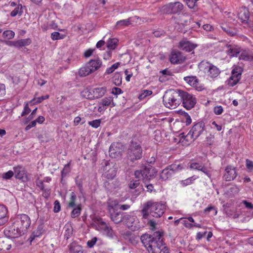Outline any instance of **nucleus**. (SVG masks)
<instances>
[{
    "mask_svg": "<svg viewBox=\"0 0 253 253\" xmlns=\"http://www.w3.org/2000/svg\"><path fill=\"white\" fill-rule=\"evenodd\" d=\"M163 235V232L157 231L153 235L143 234L141 236L140 240L149 253H161V248L164 245L162 239Z\"/></svg>",
    "mask_w": 253,
    "mask_h": 253,
    "instance_id": "obj_1",
    "label": "nucleus"
},
{
    "mask_svg": "<svg viewBox=\"0 0 253 253\" xmlns=\"http://www.w3.org/2000/svg\"><path fill=\"white\" fill-rule=\"evenodd\" d=\"M31 224V219L26 214L21 213L17 214L13 218L12 227L11 228L12 231V238H17L25 234Z\"/></svg>",
    "mask_w": 253,
    "mask_h": 253,
    "instance_id": "obj_2",
    "label": "nucleus"
},
{
    "mask_svg": "<svg viewBox=\"0 0 253 253\" xmlns=\"http://www.w3.org/2000/svg\"><path fill=\"white\" fill-rule=\"evenodd\" d=\"M166 209V205L161 202L148 201L143 206L141 212L145 219L148 218L150 214L154 217L159 218L163 215Z\"/></svg>",
    "mask_w": 253,
    "mask_h": 253,
    "instance_id": "obj_3",
    "label": "nucleus"
},
{
    "mask_svg": "<svg viewBox=\"0 0 253 253\" xmlns=\"http://www.w3.org/2000/svg\"><path fill=\"white\" fill-rule=\"evenodd\" d=\"M163 102L168 108H176L181 103L180 90L170 89L167 91L163 96Z\"/></svg>",
    "mask_w": 253,
    "mask_h": 253,
    "instance_id": "obj_4",
    "label": "nucleus"
},
{
    "mask_svg": "<svg viewBox=\"0 0 253 253\" xmlns=\"http://www.w3.org/2000/svg\"><path fill=\"white\" fill-rule=\"evenodd\" d=\"M198 67L206 76L212 79L217 77L220 73L217 67L206 60L202 61L199 64Z\"/></svg>",
    "mask_w": 253,
    "mask_h": 253,
    "instance_id": "obj_5",
    "label": "nucleus"
},
{
    "mask_svg": "<svg viewBox=\"0 0 253 253\" xmlns=\"http://www.w3.org/2000/svg\"><path fill=\"white\" fill-rule=\"evenodd\" d=\"M142 153L141 145L137 142H131L127 150L126 157L128 160L134 162L142 158Z\"/></svg>",
    "mask_w": 253,
    "mask_h": 253,
    "instance_id": "obj_6",
    "label": "nucleus"
},
{
    "mask_svg": "<svg viewBox=\"0 0 253 253\" xmlns=\"http://www.w3.org/2000/svg\"><path fill=\"white\" fill-rule=\"evenodd\" d=\"M181 102H182L183 107L187 110H190L195 105L197 100L192 95L180 90Z\"/></svg>",
    "mask_w": 253,
    "mask_h": 253,
    "instance_id": "obj_7",
    "label": "nucleus"
},
{
    "mask_svg": "<svg viewBox=\"0 0 253 253\" xmlns=\"http://www.w3.org/2000/svg\"><path fill=\"white\" fill-rule=\"evenodd\" d=\"M183 4L179 1L170 2L162 7V11L166 14H177L183 9Z\"/></svg>",
    "mask_w": 253,
    "mask_h": 253,
    "instance_id": "obj_8",
    "label": "nucleus"
},
{
    "mask_svg": "<svg viewBox=\"0 0 253 253\" xmlns=\"http://www.w3.org/2000/svg\"><path fill=\"white\" fill-rule=\"evenodd\" d=\"M242 70L241 68L238 66L233 67L231 72V76L226 81L227 84L229 86H234L240 81L241 77Z\"/></svg>",
    "mask_w": 253,
    "mask_h": 253,
    "instance_id": "obj_9",
    "label": "nucleus"
},
{
    "mask_svg": "<svg viewBox=\"0 0 253 253\" xmlns=\"http://www.w3.org/2000/svg\"><path fill=\"white\" fill-rule=\"evenodd\" d=\"M103 169L104 171L103 173L104 177L110 180L114 178L116 175L117 169L113 163L106 161Z\"/></svg>",
    "mask_w": 253,
    "mask_h": 253,
    "instance_id": "obj_10",
    "label": "nucleus"
},
{
    "mask_svg": "<svg viewBox=\"0 0 253 253\" xmlns=\"http://www.w3.org/2000/svg\"><path fill=\"white\" fill-rule=\"evenodd\" d=\"M169 59L172 64H179L182 63L186 60V57L182 52L172 49L169 55Z\"/></svg>",
    "mask_w": 253,
    "mask_h": 253,
    "instance_id": "obj_11",
    "label": "nucleus"
},
{
    "mask_svg": "<svg viewBox=\"0 0 253 253\" xmlns=\"http://www.w3.org/2000/svg\"><path fill=\"white\" fill-rule=\"evenodd\" d=\"M98 111L103 114L108 107H112L115 106L113 98L111 96L103 98L98 102Z\"/></svg>",
    "mask_w": 253,
    "mask_h": 253,
    "instance_id": "obj_12",
    "label": "nucleus"
},
{
    "mask_svg": "<svg viewBox=\"0 0 253 253\" xmlns=\"http://www.w3.org/2000/svg\"><path fill=\"white\" fill-rule=\"evenodd\" d=\"M108 209L110 214L111 218L115 223L118 224L121 221L123 222L124 215L125 213L117 211L114 207L109 204Z\"/></svg>",
    "mask_w": 253,
    "mask_h": 253,
    "instance_id": "obj_13",
    "label": "nucleus"
},
{
    "mask_svg": "<svg viewBox=\"0 0 253 253\" xmlns=\"http://www.w3.org/2000/svg\"><path fill=\"white\" fill-rule=\"evenodd\" d=\"M123 223L132 230H135L137 228V219L136 216L125 213L124 215Z\"/></svg>",
    "mask_w": 253,
    "mask_h": 253,
    "instance_id": "obj_14",
    "label": "nucleus"
},
{
    "mask_svg": "<svg viewBox=\"0 0 253 253\" xmlns=\"http://www.w3.org/2000/svg\"><path fill=\"white\" fill-rule=\"evenodd\" d=\"M184 81L196 90L201 91L204 89V85L199 82L196 76H187L184 78Z\"/></svg>",
    "mask_w": 253,
    "mask_h": 253,
    "instance_id": "obj_15",
    "label": "nucleus"
},
{
    "mask_svg": "<svg viewBox=\"0 0 253 253\" xmlns=\"http://www.w3.org/2000/svg\"><path fill=\"white\" fill-rule=\"evenodd\" d=\"M198 46V45L186 39H183L180 41L178 43V47L186 52H191Z\"/></svg>",
    "mask_w": 253,
    "mask_h": 253,
    "instance_id": "obj_16",
    "label": "nucleus"
},
{
    "mask_svg": "<svg viewBox=\"0 0 253 253\" xmlns=\"http://www.w3.org/2000/svg\"><path fill=\"white\" fill-rule=\"evenodd\" d=\"M222 50L230 57L237 56L241 51V48L235 44L226 43L222 46Z\"/></svg>",
    "mask_w": 253,
    "mask_h": 253,
    "instance_id": "obj_17",
    "label": "nucleus"
},
{
    "mask_svg": "<svg viewBox=\"0 0 253 253\" xmlns=\"http://www.w3.org/2000/svg\"><path fill=\"white\" fill-rule=\"evenodd\" d=\"M205 124L203 122H200L195 124L190 129V133H192L194 137L196 139L201 135L204 133Z\"/></svg>",
    "mask_w": 253,
    "mask_h": 253,
    "instance_id": "obj_18",
    "label": "nucleus"
},
{
    "mask_svg": "<svg viewBox=\"0 0 253 253\" xmlns=\"http://www.w3.org/2000/svg\"><path fill=\"white\" fill-rule=\"evenodd\" d=\"M250 16V12L246 7H242L239 9L238 17L243 24L249 23Z\"/></svg>",
    "mask_w": 253,
    "mask_h": 253,
    "instance_id": "obj_19",
    "label": "nucleus"
},
{
    "mask_svg": "<svg viewBox=\"0 0 253 253\" xmlns=\"http://www.w3.org/2000/svg\"><path fill=\"white\" fill-rule=\"evenodd\" d=\"M8 218L7 207L4 205L0 204V226L6 223Z\"/></svg>",
    "mask_w": 253,
    "mask_h": 253,
    "instance_id": "obj_20",
    "label": "nucleus"
},
{
    "mask_svg": "<svg viewBox=\"0 0 253 253\" xmlns=\"http://www.w3.org/2000/svg\"><path fill=\"white\" fill-rule=\"evenodd\" d=\"M13 170L16 178L22 180L27 178V172L24 167L20 166L14 167Z\"/></svg>",
    "mask_w": 253,
    "mask_h": 253,
    "instance_id": "obj_21",
    "label": "nucleus"
},
{
    "mask_svg": "<svg viewBox=\"0 0 253 253\" xmlns=\"http://www.w3.org/2000/svg\"><path fill=\"white\" fill-rule=\"evenodd\" d=\"M87 63L90 69H91L92 73L99 70L102 65L101 60L98 58L95 59H91Z\"/></svg>",
    "mask_w": 253,
    "mask_h": 253,
    "instance_id": "obj_22",
    "label": "nucleus"
},
{
    "mask_svg": "<svg viewBox=\"0 0 253 253\" xmlns=\"http://www.w3.org/2000/svg\"><path fill=\"white\" fill-rule=\"evenodd\" d=\"M224 177L226 181L233 180L236 177V172L235 168L231 166L227 167L225 169Z\"/></svg>",
    "mask_w": 253,
    "mask_h": 253,
    "instance_id": "obj_23",
    "label": "nucleus"
},
{
    "mask_svg": "<svg viewBox=\"0 0 253 253\" xmlns=\"http://www.w3.org/2000/svg\"><path fill=\"white\" fill-rule=\"evenodd\" d=\"M107 89L105 87L95 88L92 90V95L91 96H88V98L89 99L99 98L104 95Z\"/></svg>",
    "mask_w": 253,
    "mask_h": 253,
    "instance_id": "obj_24",
    "label": "nucleus"
},
{
    "mask_svg": "<svg viewBox=\"0 0 253 253\" xmlns=\"http://www.w3.org/2000/svg\"><path fill=\"white\" fill-rule=\"evenodd\" d=\"M182 136H181V143L184 145L188 146L190 145L191 143L194 141L196 138L194 137V135L190 133V131L186 135H184V133L181 134Z\"/></svg>",
    "mask_w": 253,
    "mask_h": 253,
    "instance_id": "obj_25",
    "label": "nucleus"
},
{
    "mask_svg": "<svg viewBox=\"0 0 253 253\" xmlns=\"http://www.w3.org/2000/svg\"><path fill=\"white\" fill-rule=\"evenodd\" d=\"M174 174V172L170 168L169 166L163 170L160 177L162 179L166 180L171 178Z\"/></svg>",
    "mask_w": 253,
    "mask_h": 253,
    "instance_id": "obj_26",
    "label": "nucleus"
},
{
    "mask_svg": "<svg viewBox=\"0 0 253 253\" xmlns=\"http://www.w3.org/2000/svg\"><path fill=\"white\" fill-rule=\"evenodd\" d=\"M154 170V169H150L145 167L142 169V180L143 182L148 181L150 180L153 175V171Z\"/></svg>",
    "mask_w": 253,
    "mask_h": 253,
    "instance_id": "obj_27",
    "label": "nucleus"
},
{
    "mask_svg": "<svg viewBox=\"0 0 253 253\" xmlns=\"http://www.w3.org/2000/svg\"><path fill=\"white\" fill-rule=\"evenodd\" d=\"M64 229V239L67 240L72 237L73 235V228L71 224L67 223L65 224Z\"/></svg>",
    "mask_w": 253,
    "mask_h": 253,
    "instance_id": "obj_28",
    "label": "nucleus"
},
{
    "mask_svg": "<svg viewBox=\"0 0 253 253\" xmlns=\"http://www.w3.org/2000/svg\"><path fill=\"white\" fill-rule=\"evenodd\" d=\"M91 73H92L91 69H90L87 63L85 66L82 67L78 71V74L81 77H86Z\"/></svg>",
    "mask_w": 253,
    "mask_h": 253,
    "instance_id": "obj_29",
    "label": "nucleus"
},
{
    "mask_svg": "<svg viewBox=\"0 0 253 253\" xmlns=\"http://www.w3.org/2000/svg\"><path fill=\"white\" fill-rule=\"evenodd\" d=\"M198 178V176L196 175H193L186 179L180 181V184L182 187L187 186L188 185H190L193 184L194 181Z\"/></svg>",
    "mask_w": 253,
    "mask_h": 253,
    "instance_id": "obj_30",
    "label": "nucleus"
},
{
    "mask_svg": "<svg viewBox=\"0 0 253 253\" xmlns=\"http://www.w3.org/2000/svg\"><path fill=\"white\" fill-rule=\"evenodd\" d=\"M131 24V21L129 18L123 19L117 22L116 27L117 29H123L125 27L128 26Z\"/></svg>",
    "mask_w": 253,
    "mask_h": 253,
    "instance_id": "obj_31",
    "label": "nucleus"
},
{
    "mask_svg": "<svg viewBox=\"0 0 253 253\" xmlns=\"http://www.w3.org/2000/svg\"><path fill=\"white\" fill-rule=\"evenodd\" d=\"M209 126L213 131L221 130V124L219 121H211L209 123Z\"/></svg>",
    "mask_w": 253,
    "mask_h": 253,
    "instance_id": "obj_32",
    "label": "nucleus"
},
{
    "mask_svg": "<svg viewBox=\"0 0 253 253\" xmlns=\"http://www.w3.org/2000/svg\"><path fill=\"white\" fill-rule=\"evenodd\" d=\"M73 210L71 212V216L72 218H76L80 216L82 211V205L81 204H78L74 208H73Z\"/></svg>",
    "mask_w": 253,
    "mask_h": 253,
    "instance_id": "obj_33",
    "label": "nucleus"
},
{
    "mask_svg": "<svg viewBox=\"0 0 253 253\" xmlns=\"http://www.w3.org/2000/svg\"><path fill=\"white\" fill-rule=\"evenodd\" d=\"M239 59L245 61H252L253 60V56L249 51L244 50L240 55Z\"/></svg>",
    "mask_w": 253,
    "mask_h": 253,
    "instance_id": "obj_34",
    "label": "nucleus"
},
{
    "mask_svg": "<svg viewBox=\"0 0 253 253\" xmlns=\"http://www.w3.org/2000/svg\"><path fill=\"white\" fill-rule=\"evenodd\" d=\"M32 41L30 38L21 39L17 41V48H20L23 46L30 45Z\"/></svg>",
    "mask_w": 253,
    "mask_h": 253,
    "instance_id": "obj_35",
    "label": "nucleus"
},
{
    "mask_svg": "<svg viewBox=\"0 0 253 253\" xmlns=\"http://www.w3.org/2000/svg\"><path fill=\"white\" fill-rule=\"evenodd\" d=\"M185 166L184 164L174 163L169 165L170 168L174 172V173L184 169Z\"/></svg>",
    "mask_w": 253,
    "mask_h": 253,
    "instance_id": "obj_36",
    "label": "nucleus"
},
{
    "mask_svg": "<svg viewBox=\"0 0 253 253\" xmlns=\"http://www.w3.org/2000/svg\"><path fill=\"white\" fill-rule=\"evenodd\" d=\"M77 200V196L74 192H72L70 194V197L68 203V208H73L76 205V201Z\"/></svg>",
    "mask_w": 253,
    "mask_h": 253,
    "instance_id": "obj_37",
    "label": "nucleus"
},
{
    "mask_svg": "<svg viewBox=\"0 0 253 253\" xmlns=\"http://www.w3.org/2000/svg\"><path fill=\"white\" fill-rule=\"evenodd\" d=\"M118 40L115 38L110 39L107 42V47L111 50L115 49L118 45Z\"/></svg>",
    "mask_w": 253,
    "mask_h": 253,
    "instance_id": "obj_38",
    "label": "nucleus"
},
{
    "mask_svg": "<svg viewBox=\"0 0 253 253\" xmlns=\"http://www.w3.org/2000/svg\"><path fill=\"white\" fill-rule=\"evenodd\" d=\"M122 76L119 73H116L113 77V83L116 86H120L122 83Z\"/></svg>",
    "mask_w": 253,
    "mask_h": 253,
    "instance_id": "obj_39",
    "label": "nucleus"
},
{
    "mask_svg": "<svg viewBox=\"0 0 253 253\" xmlns=\"http://www.w3.org/2000/svg\"><path fill=\"white\" fill-rule=\"evenodd\" d=\"M66 37V35L61 34L58 32H54L51 34V38L53 41L63 39Z\"/></svg>",
    "mask_w": 253,
    "mask_h": 253,
    "instance_id": "obj_40",
    "label": "nucleus"
},
{
    "mask_svg": "<svg viewBox=\"0 0 253 253\" xmlns=\"http://www.w3.org/2000/svg\"><path fill=\"white\" fill-rule=\"evenodd\" d=\"M103 234L109 238H113L115 236V232L112 227L108 226L107 228L103 232Z\"/></svg>",
    "mask_w": 253,
    "mask_h": 253,
    "instance_id": "obj_41",
    "label": "nucleus"
},
{
    "mask_svg": "<svg viewBox=\"0 0 253 253\" xmlns=\"http://www.w3.org/2000/svg\"><path fill=\"white\" fill-rule=\"evenodd\" d=\"M2 36L4 38L10 40L14 37L15 33L11 30H6L3 32Z\"/></svg>",
    "mask_w": 253,
    "mask_h": 253,
    "instance_id": "obj_42",
    "label": "nucleus"
},
{
    "mask_svg": "<svg viewBox=\"0 0 253 253\" xmlns=\"http://www.w3.org/2000/svg\"><path fill=\"white\" fill-rule=\"evenodd\" d=\"M120 65V62H116V63L112 65L111 67L107 68L105 74L109 75L112 73L116 69H117L119 67Z\"/></svg>",
    "mask_w": 253,
    "mask_h": 253,
    "instance_id": "obj_43",
    "label": "nucleus"
},
{
    "mask_svg": "<svg viewBox=\"0 0 253 253\" xmlns=\"http://www.w3.org/2000/svg\"><path fill=\"white\" fill-rule=\"evenodd\" d=\"M108 225L106 224V222L102 221V219L98 220L97 223V227L98 230H100L101 232H103L107 227H108Z\"/></svg>",
    "mask_w": 253,
    "mask_h": 253,
    "instance_id": "obj_44",
    "label": "nucleus"
},
{
    "mask_svg": "<svg viewBox=\"0 0 253 253\" xmlns=\"http://www.w3.org/2000/svg\"><path fill=\"white\" fill-rule=\"evenodd\" d=\"M70 252L71 253H83V250L82 246L75 245L71 247Z\"/></svg>",
    "mask_w": 253,
    "mask_h": 253,
    "instance_id": "obj_45",
    "label": "nucleus"
},
{
    "mask_svg": "<svg viewBox=\"0 0 253 253\" xmlns=\"http://www.w3.org/2000/svg\"><path fill=\"white\" fill-rule=\"evenodd\" d=\"M222 30L230 36H233L236 34V30L232 27H228L227 28L222 27Z\"/></svg>",
    "mask_w": 253,
    "mask_h": 253,
    "instance_id": "obj_46",
    "label": "nucleus"
},
{
    "mask_svg": "<svg viewBox=\"0 0 253 253\" xmlns=\"http://www.w3.org/2000/svg\"><path fill=\"white\" fill-rule=\"evenodd\" d=\"M100 124L101 120L100 119H96L88 122L89 125L95 128H98L100 126Z\"/></svg>",
    "mask_w": 253,
    "mask_h": 253,
    "instance_id": "obj_47",
    "label": "nucleus"
},
{
    "mask_svg": "<svg viewBox=\"0 0 253 253\" xmlns=\"http://www.w3.org/2000/svg\"><path fill=\"white\" fill-rule=\"evenodd\" d=\"M202 165V163L193 162L190 164L189 167L191 169L200 170L202 169L201 167Z\"/></svg>",
    "mask_w": 253,
    "mask_h": 253,
    "instance_id": "obj_48",
    "label": "nucleus"
},
{
    "mask_svg": "<svg viewBox=\"0 0 253 253\" xmlns=\"http://www.w3.org/2000/svg\"><path fill=\"white\" fill-rule=\"evenodd\" d=\"M152 94V91L150 90H144L143 92L140 94L138 98L140 100H143L146 97L148 96H150Z\"/></svg>",
    "mask_w": 253,
    "mask_h": 253,
    "instance_id": "obj_49",
    "label": "nucleus"
},
{
    "mask_svg": "<svg viewBox=\"0 0 253 253\" xmlns=\"http://www.w3.org/2000/svg\"><path fill=\"white\" fill-rule=\"evenodd\" d=\"M49 95H44V96H42L41 97H35L32 100H31V102L32 101H35V102L37 104L38 103H41L42 101H43L44 100H45L46 99H48L49 98Z\"/></svg>",
    "mask_w": 253,
    "mask_h": 253,
    "instance_id": "obj_50",
    "label": "nucleus"
},
{
    "mask_svg": "<svg viewBox=\"0 0 253 253\" xmlns=\"http://www.w3.org/2000/svg\"><path fill=\"white\" fill-rule=\"evenodd\" d=\"M144 183L145 186L147 188V191L150 193H152V192H155V190L154 188V186L152 184H149L148 181L143 182Z\"/></svg>",
    "mask_w": 253,
    "mask_h": 253,
    "instance_id": "obj_51",
    "label": "nucleus"
},
{
    "mask_svg": "<svg viewBox=\"0 0 253 253\" xmlns=\"http://www.w3.org/2000/svg\"><path fill=\"white\" fill-rule=\"evenodd\" d=\"M246 166L248 170L252 172L253 171V162L249 159L246 160Z\"/></svg>",
    "mask_w": 253,
    "mask_h": 253,
    "instance_id": "obj_52",
    "label": "nucleus"
},
{
    "mask_svg": "<svg viewBox=\"0 0 253 253\" xmlns=\"http://www.w3.org/2000/svg\"><path fill=\"white\" fill-rule=\"evenodd\" d=\"M139 179L137 180H133L130 181L129 184V187L130 189H135L136 188L139 184Z\"/></svg>",
    "mask_w": 253,
    "mask_h": 253,
    "instance_id": "obj_53",
    "label": "nucleus"
},
{
    "mask_svg": "<svg viewBox=\"0 0 253 253\" xmlns=\"http://www.w3.org/2000/svg\"><path fill=\"white\" fill-rule=\"evenodd\" d=\"M97 240V237H95L91 239L90 240H88L87 242V246L89 248H92L94 247Z\"/></svg>",
    "mask_w": 253,
    "mask_h": 253,
    "instance_id": "obj_54",
    "label": "nucleus"
},
{
    "mask_svg": "<svg viewBox=\"0 0 253 253\" xmlns=\"http://www.w3.org/2000/svg\"><path fill=\"white\" fill-rule=\"evenodd\" d=\"M31 112V109L29 107L28 103H26L24 107V109L21 113V116H26L30 113Z\"/></svg>",
    "mask_w": 253,
    "mask_h": 253,
    "instance_id": "obj_55",
    "label": "nucleus"
},
{
    "mask_svg": "<svg viewBox=\"0 0 253 253\" xmlns=\"http://www.w3.org/2000/svg\"><path fill=\"white\" fill-rule=\"evenodd\" d=\"M14 173V171H12V170H9L6 172L3 173L2 175V178L5 179H9L13 176Z\"/></svg>",
    "mask_w": 253,
    "mask_h": 253,
    "instance_id": "obj_56",
    "label": "nucleus"
},
{
    "mask_svg": "<svg viewBox=\"0 0 253 253\" xmlns=\"http://www.w3.org/2000/svg\"><path fill=\"white\" fill-rule=\"evenodd\" d=\"M61 210V206L59 202L56 200L54 202L53 211L54 212H58Z\"/></svg>",
    "mask_w": 253,
    "mask_h": 253,
    "instance_id": "obj_57",
    "label": "nucleus"
},
{
    "mask_svg": "<svg viewBox=\"0 0 253 253\" xmlns=\"http://www.w3.org/2000/svg\"><path fill=\"white\" fill-rule=\"evenodd\" d=\"M21 9L19 8V5L17 7H15L13 10H12L10 13V16L12 17H14L16 16L18 14H21L22 11H20Z\"/></svg>",
    "mask_w": 253,
    "mask_h": 253,
    "instance_id": "obj_58",
    "label": "nucleus"
},
{
    "mask_svg": "<svg viewBox=\"0 0 253 253\" xmlns=\"http://www.w3.org/2000/svg\"><path fill=\"white\" fill-rule=\"evenodd\" d=\"M6 93L5 86L3 84H0V97L3 96Z\"/></svg>",
    "mask_w": 253,
    "mask_h": 253,
    "instance_id": "obj_59",
    "label": "nucleus"
},
{
    "mask_svg": "<svg viewBox=\"0 0 253 253\" xmlns=\"http://www.w3.org/2000/svg\"><path fill=\"white\" fill-rule=\"evenodd\" d=\"M123 93L122 89L119 87H114L112 88V93L115 95H119Z\"/></svg>",
    "mask_w": 253,
    "mask_h": 253,
    "instance_id": "obj_60",
    "label": "nucleus"
},
{
    "mask_svg": "<svg viewBox=\"0 0 253 253\" xmlns=\"http://www.w3.org/2000/svg\"><path fill=\"white\" fill-rule=\"evenodd\" d=\"M134 174L135 177L138 179H139V178L142 179V169L135 170Z\"/></svg>",
    "mask_w": 253,
    "mask_h": 253,
    "instance_id": "obj_61",
    "label": "nucleus"
},
{
    "mask_svg": "<svg viewBox=\"0 0 253 253\" xmlns=\"http://www.w3.org/2000/svg\"><path fill=\"white\" fill-rule=\"evenodd\" d=\"M153 34L155 37L159 38L162 36H164L165 32L163 31H155L153 32Z\"/></svg>",
    "mask_w": 253,
    "mask_h": 253,
    "instance_id": "obj_62",
    "label": "nucleus"
},
{
    "mask_svg": "<svg viewBox=\"0 0 253 253\" xmlns=\"http://www.w3.org/2000/svg\"><path fill=\"white\" fill-rule=\"evenodd\" d=\"M37 124L36 123V121H33L31 122L29 124H28L25 128V130L27 131L31 129V128L35 127L36 126Z\"/></svg>",
    "mask_w": 253,
    "mask_h": 253,
    "instance_id": "obj_63",
    "label": "nucleus"
},
{
    "mask_svg": "<svg viewBox=\"0 0 253 253\" xmlns=\"http://www.w3.org/2000/svg\"><path fill=\"white\" fill-rule=\"evenodd\" d=\"M94 50L92 49H88L86 50L84 53V56L85 58L89 57L93 53Z\"/></svg>",
    "mask_w": 253,
    "mask_h": 253,
    "instance_id": "obj_64",
    "label": "nucleus"
}]
</instances>
